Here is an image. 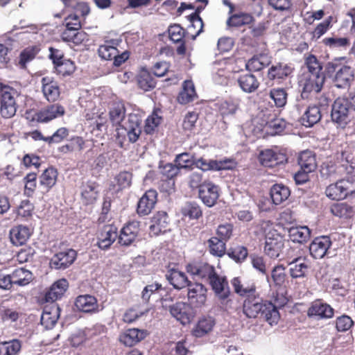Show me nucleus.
Instances as JSON below:
<instances>
[{"label":"nucleus","mask_w":355,"mask_h":355,"mask_svg":"<svg viewBox=\"0 0 355 355\" xmlns=\"http://www.w3.org/2000/svg\"><path fill=\"white\" fill-rule=\"evenodd\" d=\"M125 109L121 102L114 103L110 110V120L113 125L118 126L116 129L119 135H127L129 141L134 143L137 141L141 133V119L137 114H129L125 116Z\"/></svg>","instance_id":"1"},{"label":"nucleus","mask_w":355,"mask_h":355,"mask_svg":"<svg viewBox=\"0 0 355 355\" xmlns=\"http://www.w3.org/2000/svg\"><path fill=\"white\" fill-rule=\"evenodd\" d=\"M243 312L249 318H255L261 313L271 326L277 324L280 318L277 307L270 302L263 303L262 299L255 293L246 296Z\"/></svg>","instance_id":"2"},{"label":"nucleus","mask_w":355,"mask_h":355,"mask_svg":"<svg viewBox=\"0 0 355 355\" xmlns=\"http://www.w3.org/2000/svg\"><path fill=\"white\" fill-rule=\"evenodd\" d=\"M208 283L214 291L220 307L225 311L231 309L232 300L229 297L230 290L226 277L220 276L216 272Z\"/></svg>","instance_id":"3"},{"label":"nucleus","mask_w":355,"mask_h":355,"mask_svg":"<svg viewBox=\"0 0 355 355\" xmlns=\"http://www.w3.org/2000/svg\"><path fill=\"white\" fill-rule=\"evenodd\" d=\"M328 74L335 72L333 81L338 88H346L354 79V72L349 66L329 62L326 67Z\"/></svg>","instance_id":"4"},{"label":"nucleus","mask_w":355,"mask_h":355,"mask_svg":"<svg viewBox=\"0 0 355 355\" xmlns=\"http://www.w3.org/2000/svg\"><path fill=\"white\" fill-rule=\"evenodd\" d=\"M266 241L264 245L265 254L272 259L279 257L284 247L282 236L268 224L266 227Z\"/></svg>","instance_id":"5"},{"label":"nucleus","mask_w":355,"mask_h":355,"mask_svg":"<svg viewBox=\"0 0 355 355\" xmlns=\"http://www.w3.org/2000/svg\"><path fill=\"white\" fill-rule=\"evenodd\" d=\"M349 102L347 98H338L331 106V121L338 127L345 128L350 121Z\"/></svg>","instance_id":"6"},{"label":"nucleus","mask_w":355,"mask_h":355,"mask_svg":"<svg viewBox=\"0 0 355 355\" xmlns=\"http://www.w3.org/2000/svg\"><path fill=\"white\" fill-rule=\"evenodd\" d=\"M355 180L340 179L334 184H329L325 190L326 196L334 200H340L345 198L348 193H353L352 186Z\"/></svg>","instance_id":"7"},{"label":"nucleus","mask_w":355,"mask_h":355,"mask_svg":"<svg viewBox=\"0 0 355 355\" xmlns=\"http://www.w3.org/2000/svg\"><path fill=\"white\" fill-rule=\"evenodd\" d=\"M324 80V75L304 74L300 81L302 87V96L308 97L306 94L309 93H319L322 90Z\"/></svg>","instance_id":"8"},{"label":"nucleus","mask_w":355,"mask_h":355,"mask_svg":"<svg viewBox=\"0 0 355 355\" xmlns=\"http://www.w3.org/2000/svg\"><path fill=\"white\" fill-rule=\"evenodd\" d=\"M14 91H3L1 96L0 113L5 119H10L16 114L17 105Z\"/></svg>","instance_id":"9"},{"label":"nucleus","mask_w":355,"mask_h":355,"mask_svg":"<svg viewBox=\"0 0 355 355\" xmlns=\"http://www.w3.org/2000/svg\"><path fill=\"white\" fill-rule=\"evenodd\" d=\"M187 270L197 278L208 282L216 272L215 268L207 263H193L187 266Z\"/></svg>","instance_id":"10"},{"label":"nucleus","mask_w":355,"mask_h":355,"mask_svg":"<svg viewBox=\"0 0 355 355\" xmlns=\"http://www.w3.org/2000/svg\"><path fill=\"white\" fill-rule=\"evenodd\" d=\"M188 288L187 296L191 304L196 306H202L207 300L206 287L201 283H190L187 286Z\"/></svg>","instance_id":"11"},{"label":"nucleus","mask_w":355,"mask_h":355,"mask_svg":"<svg viewBox=\"0 0 355 355\" xmlns=\"http://www.w3.org/2000/svg\"><path fill=\"white\" fill-rule=\"evenodd\" d=\"M259 160L265 167H275L286 162L284 153L272 149H266L260 152Z\"/></svg>","instance_id":"12"},{"label":"nucleus","mask_w":355,"mask_h":355,"mask_svg":"<svg viewBox=\"0 0 355 355\" xmlns=\"http://www.w3.org/2000/svg\"><path fill=\"white\" fill-rule=\"evenodd\" d=\"M171 315L182 324H189L192 318L191 306L183 302H178L168 306Z\"/></svg>","instance_id":"13"},{"label":"nucleus","mask_w":355,"mask_h":355,"mask_svg":"<svg viewBox=\"0 0 355 355\" xmlns=\"http://www.w3.org/2000/svg\"><path fill=\"white\" fill-rule=\"evenodd\" d=\"M334 313V309L320 300L313 302L307 311L309 317L316 319L331 318Z\"/></svg>","instance_id":"14"},{"label":"nucleus","mask_w":355,"mask_h":355,"mask_svg":"<svg viewBox=\"0 0 355 355\" xmlns=\"http://www.w3.org/2000/svg\"><path fill=\"white\" fill-rule=\"evenodd\" d=\"M199 198L207 207H212L218 198V188L213 183L203 182L198 191Z\"/></svg>","instance_id":"15"},{"label":"nucleus","mask_w":355,"mask_h":355,"mask_svg":"<svg viewBox=\"0 0 355 355\" xmlns=\"http://www.w3.org/2000/svg\"><path fill=\"white\" fill-rule=\"evenodd\" d=\"M194 165L202 171L209 170H227L234 167V163L231 160H207L204 158H200L195 160Z\"/></svg>","instance_id":"16"},{"label":"nucleus","mask_w":355,"mask_h":355,"mask_svg":"<svg viewBox=\"0 0 355 355\" xmlns=\"http://www.w3.org/2000/svg\"><path fill=\"white\" fill-rule=\"evenodd\" d=\"M76 257V252L69 249L55 254L51 259L50 265L55 269H65L73 263Z\"/></svg>","instance_id":"17"},{"label":"nucleus","mask_w":355,"mask_h":355,"mask_svg":"<svg viewBox=\"0 0 355 355\" xmlns=\"http://www.w3.org/2000/svg\"><path fill=\"white\" fill-rule=\"evenodd\" d=\"M289 272L292 278L304 277L310 268L309 261L304 257H298L288 261Z\"/></svg>","instance_id":"18"},{"label":"nucleus","mask_w":355,"mask_h":355,"mask_svg":"<svg viewBox=\"0 0 355 355\" xmlns=\"http://www.w3.org/2000/svg\"><path fill=\"white\" fill-rule=\"evenodd\" d=\"M64 108L62 105L53 104L37 112L35 115V119L37 122L46 123L64 115Z\"/></svg>","instance_id":"19"},{"label":"nucleus","mask_w":355,"mask_h":355,"mask_svg":"<svg viewBox=\"0 0 355 355\" xmlns=\"http://www.w3.org/2000/svg\"><path fill=\"white\" fill-rule=\"evenodd\" d=\"M157 191L153 189L147 191L140 198L137 204V213L139 215H148L154 208L157 202Z\"/></svg>","instance_id":"20"},{"label":"nucleus","mask_w":355,"mask_h":355,"mask_svg":"<svg viewBox=\"0 0 355 355\" xmlns=\"http://www.w3.org/2000/svg\"><path fill=\"white\" fill-rule=\"evenodd\" d=\"M226 60L215 62L212 65V76L214 80L219 85L227 84L231 69L227 64Z\"/></svg>","instance_id":"21"},{"label":"nucleus","mask_w":355,"mask_h":355,"mask_svg":"<svg viewBox=\"0 0 355 355\" xmlns=\"http://www.w3.org/2000/svg\"><path fill=\"white\" fill-rule=\"evenodd\" d=\"M139 231V223L132 221L123 227L119 236V242L123 245H130L136 239Z\"/></svg>","instance_id":"22"},{"label":"nucleus","mask_w":355,"mask_h":355,"mask_svg":"<svg viewBox=\"0 0 355 355\" xmlns=\"http://www.w3.org/2000/svg\"><path fill=\"white\" fill-rule=\"evenodd\" d=\"M60 307L55 304L46 306L41 315V324L46 329H52L60 317Z\"/></svg>","instance_id":"23"},{"label":"nucleus","mask_w":355,"mask_h":355,"mask_svg":"<svg viewBox=\"0 0 355 355\" xmlns=\"http://www.w3.org/2000/svg\"><path fill=\"white\" fill-rule=\"evenodd\" d=\"M331 245V241L329 236L315 238L309 246L310 253L315 259H322Z\"/></svg>","instance_id":"24"},{"label":"nucleus","mask_w":355,"mask_h":355,"mask_svg":"<svg viewBox=\"0 0 355 355\" xmlns=\"http://www.w3.org/2000/svg\"><path fill=\"white\" fill-rule=\"evenodd\" d=\"M117 238V229L115 226L105 225L98 238V245L102 250H107Z\"/></svg>","instance_id":"25"},{"label":"nucleus","mask_w":355,"mask_h":355,"mask_svg":"<svg viewBox=\"0 0 355 355\" xmlns=\"http://www.w3.org/2000/svg\"><path fill=\"white\" fill-rule=\"evenodd\" d=\"M338 163H340L341 177L344 175L355 177V161L350 153L346 150L337 154Z\"/></svg>","instance_id":"26"},{"label":"nucleus","mask_w":355,"mask_h":355,"mask_svg":"<svg viewBox=\"0 0 355 355\" xmlns=\"http://www.w3.org/2000/svg\"><path fill=\"white\" fill-rule=\"evenodd\" d=\"M69 286L68 282L65 279H61L51 285L46 291L44 300L46 302H51L60 299L66 292Z\"/></svg>","instance_id":"27"},{"label":"nucleus","mask_w":355,"mask_h":355,"mask_svg":"<svg viewBox=\"0 0 355 355\" xmlns=\"http://www.w3.org/2000/svg\"><path fill=\"white\" fill-rule=\"evenodd\" d=\"M293 71L291 66L284 62H277L272 64L268 71L269 80H284L289 76Z\"/></svg>","instance_id":"28"},{"label":"nucleus","mask_w":355,"mask_h":355,"mask_svg":"<svg viewBox=\"0 0 355 355\" xmlns=\"http://www.w3.org/2000/svg\"><path fill=\"white\" fill-rule=\"evenodd\" d=\"M168 226V217L165 211H158L151 219L150 234L157 236L165 232Z\"/></svg>","instance_id":"29"},{"label":"nucleus","mask_w":355,"mask_h":355,"mask_svg":"<svg viewBox=\"0 0 355 355\" xmlns=\"http://www.w3.org/2000/svg\"><path fill=\"white\" fill-rule=\"evenodd\" d=\"M166 278L173 288L177 290L186 288L190 283L184 272L175 268L169 269L167 271Z\"/></svg>","instance_id":"30"},{"label":"nucleus","mask_w":355,"mask_h":355,"mask_svg":"<svg viewBox=\"0 0 355 355\" xmlns=\"http://www.w3.org/2000/svg\"><path fill=\"white\" fill-rule=\"evenodd\" d=\"M168 35L170 39L175 43H179L177 48V53L179 55H184L186 53L185 44L183 38L185 35L184 30L179 24H173L168 28Z\"/></svg>","instance_id":"31"},{"label":"nucleus","mask_w":355,"mask_h":355,"mask_svg":"<svg viewBox=\"0 0 355 355\" xmlns=\"http://www.w3.org/2000/svg\"><path fill=\"white\" fill-rule=\"evenodd\" d=\"M146 336V332L138 329H129L120 335V341L126 346L132 347Z\"/></svg>","instance_id":"32"},{"label":"nucleus","mask_w":355,"mask_h":355,"mask_svg":"<svg viewBox=\"0 0 355 355\" xmlns=\"http://www.w3.org/2000/svg\"><path fill=\"white\" fill-rule=\"evenodd\" d=\"M42 92L49 101H55L60 96L58 83L51 78L44 77L42 79Z\"/></svg>","instance_id":"33"},{"label":"nucleus","mask_w":355,"mask_h":355,"mask_svg":"<svg viewBox=\"0 0 355 355\" xmlns=\"http://www.w3.org/2000/svg\"><path fill=\"white\" fill-rule=\"evenodd\" d=\"M58 178V171L53 167L45 169L39 178L40 187L44 192H48L55 184Z\"/></svg>","instance_id":"34"},{"label":"nucleus","mask_w":355,"mask_h":355,"mask_svg":"<svg viewBox=\"0 0 355 355\" xmlns=\"http://www.w3.org/2000/svg\"><path fill=\"white\" fill-rule=\"evenodd\" d=\"M214 325L215 320L212 317H202L193 329L192 334L197 338L203 337L212 331Z\"/></svg>","instance_id":"35"},{"label":"nucleus","mask_w":355,"mask_h":355,"mask_svg":"<svg viewBox=\"0 0 355 355\" xmlns=\"http://www.w3.org/2000/svg\"><path fill=\"white\" fill-rule=\"evenodd\" d=\"M75 305L79 311L85 313L93 312L98 309L96 299L89 295L78 296L76 300Z\"/></svg>","instance_id":"36"},{"label":"nucleus","mask_w":355,"mask_h":355,"mask_svg":"<svg viewBox=\"0 0 355 355\" xmlns=\"http://www.w3.org/2000/svg\"><path fill=\"white\" fill-rule=\"evenodd\" d=\"M98 196V185L94 182H87L81 187V197L85 204H92Z\"/></svg>","instance_id":"37"},{"label":"nucleus","mask_w":355,"mask_h":355,"mask_svg":"<svg viewBox=\"0 0 355 355\" xmlns=\"http://www.w3.org/2000/svg\"><path fill=\"white\" fill-rule=\"evenodd\" d=\"M270 63L271 56L263 53L254 55L245 65L249 70L258 71L268 67Z\"/></svg>","instance_id":"38"},{"label":"nucleus","mask_w":355,"mask_h":355,"mask_svg":"<svg viewBox=\"0 0 355 355\" xmlns=\"http://www.w3.org/2000/svg\"><path fill=\"white\" fill-rule=\"evenodd\" d=\"M320 173L322 177L331 180L341 178L340 163H338L337 159L336 162L331 161L324 162L321 166Z\"/></svg>","instance_id":"39"},{"label":"nucleus","mask_w":355,"mask_h":355,"mask_svg":"<svg viewBox=\"0 0 355 355\" xmlns=\"http://www.w3.org/2000/svg\"><path fill=\"white\" fill-rule=\"evenodd\" d=\"M30 236L29 229L23 225H19L12 228L10 232V241L15 245H24Z\"/></svg>","instance_id":"40"},{"label":"nucleus","mask_w":355,"mask_h":355,"mask_svg":"<svg viewBox=\"0 0 355 355\" xmlns=\"http://www.w3.org/2000/svg\"><path fill=\"white\" fill-rule=\"evenodd\" d=\"M270 197L275 205H280L288 199L291 194L288 187L282 184H274L270 191Z\"/></svg>","instance_id":"41"},{"label":"nucleus","mask_w":355,"mask_h":355,"mask_svg":"<svg viewBox=\"0 0 355 355\" xmlns=\"http://www.w3.org/2000/svg\"><path fill=\"white\" fill-rule=\"evenodd\" d=\"M298 164L302 170L313 172L317 167L316 159L314 153L311 150L302 152L298 157Z\"/></svg>","instance_id":"42"},{"label":"nucleus","mask_w":355,"mask_h":355,"mask_svg":"<svg viewBox=\"0 0 355 355\" xmlns=\"http://www.w3.org/2000/svg\"><path fill=\"white\" fill-rule=\"evenodd\" d=\"M288 236L294 243L306 242L311 236V230L306 226L292 227L288 230Z\"/></svg>","instance_id":"43"},{"label":"nucleus","mask_w":355,"mask_h":355,"mask_svg":"<svg viewBox=\"0 0 355 355\" xmlns=\"http://www.w3.org/2000/svg\"><path fill=\"white\" fill-rule=\"evenodd\" d=\"M321 117L322 114L319 107L309 106L302 116L301 121L303 125L311 127L319 122Z\"/></svg>","instance_id":"44"},{"label":"nucleus","mask_w":355,"mask_h":355,"mask_svg":"<svg viewBox=\"0 0 355 355\" xmlns=\"http://www.w3.org/2000/svg\"><path fill=\"white\" fill-rule=\"evenodd\" d=\"M118 42L116 40H107L105 41L103 44L99 46L98 49V54L99 57L105 60H111L112 57L116 55L119 53V51L116 49Z\"/></svg>","instance_id":"45"},{"label":"nucleus","mask_w":355,"mask_h":355,"mask_svg":"<svg viewBox=\"0 0 355 355\" xmlns=\"http://www.w3.org/2000/svg\"><path fill=\"white\" fill-rule=\"evenodd\" d=\"M238 83L241 89L247 93L254 92L259 85L257 78L250 73L241 75L238 78Z\"/></svg>","instance_id":"46"},{"label":"nucleus","mask_w":355,"mask_h":355,"mask_svg":"<svg viewBox=\"0 0 355 355\" xmlns=\"http://www.w3.org/2000/svg\"><path fill=\"white\" fill-rule=\"evenodd\" d=\"M22 343L18 339L0 342V355H19Z\"/></svg>","instance_id":"47"},{"label":"nucleus","mask_w":355,"mask_h":355,"mask_svg":"<svg viewBox=\"0 0 355 355\" xmlns=\"http://www.w3.org/2000/svg\"><path fill=\"white\" fill-rule=\"evenodd\" d=\"M196 96L194 85L191 80L184 82L182 90L179 94L178 100L181 104H187L194 100Z\"/></svg>","instance_id":"48"},{"label":"nucleus","mask_w":355,"mask_h":355,"mask_svg":"<svg viewBox=\"0 0 355 355\" xmlns=\"http://www.w3.org/2000/svg\"><path fill=\"white\" fill-rule=\"evenodd\" d=\"M137 83L139 87L144 91H150L155 87L156 82L150 71L142 69L138 76Z\"/></svg>","instance_id":"49"},{"label":"nucleus","mask_w":355,"mask_h":355,"mask_svg":"<svg viewBox=\"0 0 355 355\" xmlns=\"http://www.w3.org/2000/svg\"><path fill=\"white\" fill-rule=\"evenodd\" d=\"M11 275L13 284L21 286L27 285L33 279L31 272L22 268L15 270Z\"/></svg>","instance_id":"50"},{"label":"nucleus","mask_w":355,"mask_h":355,"mask_svg":"<svg viewBox=\"0 0 355 355\" xmlns=\"http://www.w3.org/2000/svg\"><path fill=\"white\" fill-rule=\"evenodd\" d=\"M210 253L216 257H221L225 254V241L218 237H211L208 240Z\"/></svg>","instance_id":"51"},{"label":"nucleus","mask_w":355,"mask_h":355,"mask_svg":"<svg viewBox=\"0 0 355 355\" xmlns=\"http://www.w3.org/2000/svg\"><path fill=\"white\" fill-rule=\"evenodd\" d=\"M132 174L127 171L121 172L115 178L112 182L113 189L116 191L128 188L131 185Z\"/></svg>","instance_id":"52"},{"label":"nucleus","mask_w":355,"mask_h":355,"mask_svg":"<svg viewBox=\"0 0 355 355\" xmlns=\"http://www.w3.org/2000/svg\"><path fill=\"white\" fill-rule=\"evenodd\" d=\"M61 37L63 41L72 42L76 45L82 44L84 41L87 40V35L85 32L80 30L77 31H63Z\"/></svg>","instance_id":"53"},{"label":"nucleus","mask_w":355,"mask_h":355,"mask_svg":"<svg viewBox=\"0 0 355 355\" xmlns=\"http://www.w3.org/2000/svg\"><path fill=\"white\" fill-rule=\"evenodd\" d=\"M253 20V17L246 13H239L232 15L227 20V26L240 27L245 24H250Z\"/></svg>","instance_id":"54"},{"label":"nucleus","mask_w":355,"mask_h":355,"mask_svg":"<svg viewBox=\"0 0 355 355\" xmlns=\"http://www.w3.org/2000/svg\"><path fill=\"white\" fill-rule=\"evenodd\" d=\"M304 63L308 69L306 74L324 75L322 63L314 55L310 54L307 55Z\"/></svg>","instance_id":"55"},{"label":"nucleus","mask_w":355,"mask_h":355,"mask_svg":"<svg viewBox=\"0 0 355 355\" xmlns=\"http://www.w3.org/2000/svg\"><path fill=\"white\" fill-rule=\"evenodd\" d=\"M231 284L234 288V292L240 296L246 297L248 295L256 292V287L254 284L248 285L244 288H242V283L239 277L233 278L231 281Z\"/></svg>","instance_id":"56"},{"label":"nucleus","mask_w":355,"mask_h":355,"mask_svg":"<svg viewBox=\"0 0 355 355\" xmlns=\"http://www.w3.org/2000/svg\"><path fill=\"white\" fill-rule=\"evenodd\" d=\"M231 284L234 288V292L240 296L246 297L248 295L256 292V287L254 284L248 285L244 288H242V283L239 277L233 278L231 281Z\"/></svg>","instance_id":"57"},{"label":"nucleus","mask_w":355,"mask_h":355,"mask_svg":"<svg viewBox=\"0 0 355 355\" xmlns=\"http://www.w3.org/2000/svg\"><path fill=\"white\" fill-rule=\"evenodd\" d=\"M287 93L284 89L275 88L270 92V97L274 101L275 105L278 107H283L287 101Z\"/></svg>","instance_id":"58"},{"label":"nucleus","mask_w":355,"mask_h":355,"mask_svg":"<svg viewBox=\"0 0 355 355\" xmlns=\"http://www.w3.org/2000/svg\"><path fill=\"white\" fill-rule=\"evenodd\" d=\"M331 213L338 217H350L352 214V207L345 202L336 203L331 207Z\"/></svg>","instance_id":"59"},{"label":"nucleus","mask_w":355,"mask_h":355,"mask_svg":"<svg viewBox=\"0 0 355 355\" xmlns=\"http://www.w3.org/2000/svg\"><path fill=\"white\" fill-rule=\"evenodd\" d=\"M228 256L237 263L243 262L248 257V249L242 245L230 248L227 252Z\"/></svg>","instance_id":"60"},{"label":"nucleus","mask_w":355,"mask_h":355,"mask_svg":"<svg viewBox=\"0 0 355 355\" xmlns=\"http://www.w3.org/2000/svg\"><path fill=\"white\" fill-rule=\"evenodd\" d=\"M271 277L276 286H282L286 279V268L283 265H277L273 268Z\"/></svg>","instance_id":"61"},{"label":"nucleus","mask_w":355,"mask_h":355,"mask_svg":"<svg viewBox=\"0 0 355 355\" xmlns=\"http://www.w3.org/2000/svg\"><path fill=\"white\" fill-rule=\"evenodd\" d=\"M182 213L184 216L193 219H197L202 216V210L196 202L187 203L182 209Z\"/></svg>","instance_id":"62"},{"label":"nucleus","mask_w":355,"mask_h":355,"mask_svg":"<svg viewBox=\"0 0 355 355\" xmlns=\"http://www.w3.org/2000/svg\"><path fill=\"white\" fill-rule=\"evenodd\" d=\"M239 105L236 102L229 100L220 103L219 112L223 116L233 115L237 110Z\"/></svg>","instance_id":"63"},{"label":"nucleus","mask_w":355,"mask_h":355,"mask_svg":"<svg viewBox=\"0 0 355 355\" xmlns=\"http://www.w3.org/2000/svg\"><path fill=\"white\" fill-rule=\"evenodd\" d=\"M66 29L64 31H77L81 28V21L77 14L69 15L65 18Z\"/></svg>","instance_id":"64"}]
</instances>
